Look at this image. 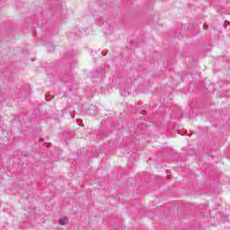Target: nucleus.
<instances>
[{"mask_svg": "<svg viewBox=\"0 0 230 230\" xmlns=\"http://www.w3.org/2000/svg\"><path fill=\"white\" fill-rule=\"evenodd\" d=\"M67 222H69V219H67V217H64L58 220L59 226H66Z\"/></svg>", "mask_w": 230, "mask_h": 230, "instance_id": "1", "label": "nucleus"}, {"mask_svg": "<svg viewBox=\"0 0 230 230\" xmlns=\"http://www.w3.org/2000/svg\"><path fill=\"white\" fill-rule=\"evenodd\" d=\"M140 113L145 115V114H146V111H142Z\"/></svg>", "mask_w": 230, "mask_h": 230, "instance_id": "2", "label": "nucleus"}, {"mask_svg": "<svg viewBox=\"0 0 230 230\" xmlns=\"http://www.w3.org/2000/svg\"><path fill=\"white\" fill-rule=\"evenodd\" d=\"M208 26L207 25L206 28H205V30H208Z\"/></svg>", "mask_w": 230, "mask_h": 230, "instance_id": "3", "label": "nucleus"}]
</instances>
